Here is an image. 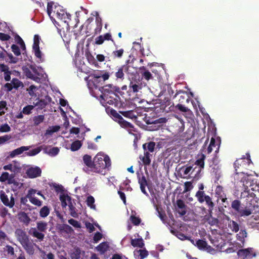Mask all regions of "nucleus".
<instances>
[{
	"label": "nucleus",
	"instance_id": "obj_1",
	"mask_svg": "<svg viewBox=\"0 0 259 259\" xmlns=\"http://www.w3.org/2000/svg\"><path fill=\"white\" fill-rule=\"evenodd\" d=\"M15 235L19 242L21 244L24 249L29 254H32L34 253L33 246L29 240L28 236L26 232L20 229H17L15 231Z\"/></svg>",
	"mask_w": 259,
	"mask_h": 259
},
{
	"label": "nucleus",
	"instance_id": "obj_2",
	"mask_svg": "<svg viewBox=\"0 0 259 259\" xmlns=\"http://www.w3.org/2000/svg\"><path fill=\"white\" fill-rule=\"evenodd\" d=\"M48 228V223L44 221H38L36 223V228H32L30 229L29 233L33 237L42 241L45 237L43 232H45Z\"/></svg>",
	"mask_w": 259,
	"mask_h": 259
},
{
	"label": "nucleus",
	"instance_id": "obj_3",
	"mask_svg": "<svg viewBox=\"0 0 259 259\" xmlns=\"http://www.w3.org/2000/svg\"><path fill=\"white\" fill-rule=\"evenodd\" d=\"M37 196H40L44 199H45L44 196L40 194V192H37L35 189H31L28 190L26 198H28L29 201L37 206H40L42 205V202L37 198Z\"/></svg>",
	"mask_w": 259,
	"mask_h": 259
},
{
	"label": "nucleus",
	"instance_id": "obj_4",
	"mask_svg": "<svg viewBox=\"0 0 259 259\" xmlns=\"http://www.w3.org/2000/svg\"><path fill=\"white\" fill-rule=\"evenodd\" d=\"M0 198L3 203L10 208H12L15 204L14 198L9 191H7V192L1 191Z\"/></svg>",
	"mask_w": 259,
	"mask_h": 259
},
{
	"label": "nucleus",
	"instance_id": "obj_5",
	"mask_svg": "<svg viewBox=\"0 0 259 259\" xmlns=\"http://www.w3.org/2000/svg\"><path fill=\"white\" fill-rule=\"evenodd\" d=\"M96 161L101 162L102 168L109 170L111 167V160L109 157L107 155L98 153L95 156Z\"/></svg>",
	"mask_w": 259,
	"mask_h": 259
},
{
	"label": "nucleus",
	"instance_id": "obj_6",
	"mask_svg": "<svg viewBox=\"0 0 259 259\" xmlns=\"http://www.w3.org/2000/svg\"><path fill=\"white\" fill-rule=\"evenodd\" d=\"M62 11L60 7L59 6H53V4L52 3H49L48 4L47 7V12L48 14L50 17H53V16H56L58 18H60L62 14L59 12V11Z\"/></svg>",
	"mask_w": 259,
	"mask_h": 259
},
{
	"label": "nucleus",
	"instance_id": "obj_7",
	"mask_svg": "<svg viewBox=\"0 0 259 259\" xmlns=\"http://www.w3.org/2000/svg\"><path fill=\"white\" fill-rule=\"evenodd\" d=\"M8 182V183L9 184H16L17 186L19 187L22 185L21 183H19L16 182L14 179V175L11 174L9 175V174L7 172H5L2 174L1 176L0 177V181L2 182H5L6 181Z\"/></svg>",
	"mask_w": 259,
	"mask_h": 259
},
{
	"label": "nucleus",
	"instance_id": "obj_8",
	"mask_svg": "<svg viewBox=\"0 0 259 259\" xmlns=\"http://www.w3.org/2000/svg\"><path fill=\"white\" fill-rule=\"evenodd\" d=\"M26 174L29 178H35L41 176V169L38 166L30 167L26 169Z\"/></svg>",
	"mask_w": 259,
	"mask_h": 259
},
{
	"label": "nucleus",
	"instance_id": "obj_9",
	"mask_svg": "<svg viewBox=\"0 0 259 259\" xmlns=\"http://www.w3.org/2000/svg\"><path fill=\"white\" fill-rule=\"evenodd\" d=\"M177 210L178 212L181 215H185L187 212V206L184 202L182 200H178L176 202Z\"/></svg>",
	"mask_w": 259,
	"mask_h": 259
},
{
	"label": "nucleus",
	"instance_id": "obj_10",
	"mask_svg": "<svg viewBox=\"0 0 259 259\" xmlns=\"http://www.w3.org/2000/svg\"><path fill=\"white\" fill-rule=\"evenodd\" d=\"M39 36L35 35L34 37V44L33 46V49L35 53V55L38 58L41 59V52L39 48Z\"/></svg>",
	"mask_w": 259,
	"mask_h": 259
},
{
	"label": "nucleus",
	"instance_id": "obj_11",
	"mask_svg": "<svg viewBox=\"0 0 259 259\" xmlns=\"http://www.w3.org/2000/svg\"><path fill=\"white\" fill-rule=\"evenodd\" d=\"M134 255L136 259H143L148 256V252L143 247L140 249H135Z\"/></svg>",
	"mask_w": 259,
	"mask_h": 259
},
{
	"label": "nucleus",
	"instance_id": "obj_12",
	"mask_svg": "<svg viewBox=\"0 0 259 259\" xmlns=\"http://www.w3.org/2000/svg\"><path fill=\"white\" fill-rule=\"evenodd\" d=\"M131 244L134 247L143 248L145 243L142 237L138 238H131Z\"/></svg>",
	"mask_w": 259,
	"mask_h": 259
},
{
	"label": "nucleus",
	"instance_id": "obj_13",
	"mask_svg": "<svg viewBox=\"0 0 259 259\" xmlns=\"http://www.w3.org/2000/svg\"><path fill=\"white\" fill-rule=\"evenodd\" d=\"M118 119V122L121 126L124 128H132L133 127V125L130 122L125 121L123 117L118 114L116 113L114 115Z\"/></svg>",
	"mask_w": 259,
	"mask_h": 259
},
{
	"label": "nucleus",
	"instance_id": "obj_14",
	"mask_svg": "<svg viewBox=\"0 0 259 259\" xmlns=\"http://www.w3.org/2000/svg\"><path fill=\"white\" fill-rule=\"evenodd\" d=\"M29 148L30 147L29 146H22L10 152V156L12 158L14 157L17 155L22 154L24 151L28 150Z\"/></svg>",
	"mask_w": 259,
	"mask_h": 259
},
{
	"label": "nucleus",
	"instance_id": "obj_15",
	"mask_svg": "<svg viewBox=\"0 0 259 259\" xmlns=\"http://www.w3.org/2000/svg\"><path fill=\"white\" fill-rule=\"evenodd\" d=\"M251 252H252L251 248L241 249L238 251V255L239 256L242 257L243 258H244L247 256H248V257L254 256L255 255V253H251Z\"/></svg>",
	"mask_w": 259,
	"mask_h": 259
},
{
	"label": "nucleus",
	"instance_id": "obj_16",
	"mask_svg": "<svg viewBox=\"0 0 259 259\" xmlns=\"http://www.w3.org/2000/svg\"><path fill=\"white\" fill-rule=\"evenodd\" d=\"M23 70L25 75L27 78L32 79L37 82L40 81V78L38 77L35 76L29 68L27 67H24L23 68Z\"/></svg>",
	"mask_w": 259,
	"mask_h": 259
},
{
	"label": "nucleus",
	"instance_id": "obj_17",
	"mask_svg": "<svg viewBox=\"0 0 259 259\" xmlns=\"http://www.w3.org/2000/svg\"><path fill=\"white\" fill-rule=\"evenodd\" d=\"M140 159L142 161L143 163L145 165H149L151 163L150 154L148 151H145L144 155L140 156Z\"/></svg>",
	"mask_w": 259,
	"mask_h": 259
},
{
	"label": "nucleus",
	"instance_id": "obj_18",
	"mask_svg": "<svg viewBox=\"0 0 259 259\" xmlns=\"http://www.w3.org/2000/svg\"><path fill=\"white\" fill-rule=\"evenodd\" d=\"M83 161L84 164L91 168H93L94 161L92 160V157L88 154L84 155L82 157Z\"/></svg>",
	"mask_w": 259,
	"mask_h": 259
},
{
	"label": "nucleus",
	"instance_id": "obj_19",
	"mask_svg": "<svg viewBox=\"0 0 259 259\" xmlns=\"http://www.w3.org/2000/svg\"><path fill=\"white\" fill-rule=\"evenodd\" d=\"M60 199L61 201L62 206L63 207H65L67 205H69L71 204L70 197L68 195L63 194L60 196Z\"/></svg>",
	"mask_w": 259,
	"mask_h": 259
},
{
	"label": "nucleus",
	"instance_id": "obj_20",
	"mask_svg": "<svg viewBox=\"0 0 259 259\" xmlns=\"http://www.w3.org/2000/svg\"><path fill=\"white\" fill-rule=\"evenodd\" d=\"M18 218L21 222L26 225H28L30 221V219L27 214L24 212H20L18 214Z\"/></svg>",
	"mask_w": 259,
	"mask_h": 259
},
{
	"label": "nucleus",
	"instance_id": "obj_21",
	"mask_svg": "<svg viewBox=\"0 0 259 259\" xmlns=\"http://www.w3.org/2000/svg\"><path fill=\"white\" fill-rule=\"evenodd\" d=\"M128 69V66L123 65L118 69L117 72H116V77L118 78L123 79L124 77L123 72L126 71Z\"/></svg>",
	"mask_w": 259,
	"mask_h": 259
},
{
	"label": "nucleus",
	"instance_id": "obj_22",
	"mask_svg": "<svg viewBox=\"0 0 259 259\" xmlns=\"http://www.w3.org/2000/svg\"><path fill=\"white\" fill-rule=\"evenodd\" d=\"M155 143L153 142H150L148 143L143 144V147L145 151L148 150L149 152H153L154 150Z\"/></svg>",
	"mask_w": 259,
	"mask_h": 259
},
{
	"label": "nucleus",
	"instance_id": "obj_23",
	"mask_svg": "<svg viewBox=\"0 0 259 259\" xmlns=\"http://www.w3.org/2000/svg\"><path fill=\"white\" fill-rule=\"evenodd\" d=\"M139 183L140 185V188L143 193H146L145 187L147 185V180L144 176H142L139 179Z\"/></svg>",
	"mask_w": 259,
	"mask_h": 259
},
{
	"label": "nucleus",
	"instance_id": "obj_24",
	"mask_svg": "<svg viewBox=\"0 0 259 259\" xmlns=\"http://www.w3.org/2000/svg\"><path fill=\"white\" fill-rule=\"evenodd\" d=\"M108 248V244L106 242H103L100 244L96 248L98 251L103 254L107 250Z\"/></svg>",
	"mask_w": 259,
	"mask_h": 259
},
{
	"label": "nucleus",
	"instance_id": "obj_25",
	"mask_svg": "<svg viewBox=\"0 0 259 259\" xmlns=\"http://www.w3.org/2000/svg\"><path fill=\"white\" fill-rule=\"evenodd\" d=\"M60 129V126L59 125L51 126H49L46 130L45 135H51L54 133L57 132Z\"/></svg>",
	"mask_w": 259,
	"mask_h": 259
},
{
	"label": "nucleus",
	"instance_id": "obj_26",
	"mask_svg": "<svg viewBox=\"0 0 259 259\" xmlns=\"http://www.w3.org/2000/svg\"><path fill=\"white\" fill-rule=\"evenodd\" d=\"M44 150H45L46 153L51 156H56L59 152V149L58 147H53L49 150H48L47 148H45Z\"/></svg>",
	"mask_w": 259,
	"mask_h": 259
},
{
	"label": "nucleus",
	"instance_id": "obj_27",
	"mask_svg": "<svg viewBox=\"0 0 259 259\" xmlns=\"http://www.w3.org/2000/svg\"><path fill=\"white\" fill-rule=\"evenodd\" d=\"M95 171L98 172H102L104 168H102V164L101 162L96 161L95 157L94 159L93 168Z\"/></svg>",
	"mask_w": 259,
	"mask_h": 259
},
{
	"label": "nucleus",
	"instance_id": "obj_28",
	"mask_svg": "<svg viewBox=\"0 0 259 259\" xmlns=\"http://www.w3.org/2000/svg\"><path fill=\"white\" fill-rule=\"evenodd\" d=\"M45 120V116L43 115H39L35 116L33 118V124L37 126L42 123Z\"/></svg>",
	"mask_w": 259,
	"mask_h": 259
},
{
	"label": "nucleus",
	"instance_id": "obj_29",
	"mask_svg": "<svg viewBox=\"0 0 259 259\" xmlns=\"http://www.w3.org/2000/svg\"><path fill=\"white\" fill-rule=\"evenodd\" d=\"M252 210L248 207H245L244 208L241 207L240 211H239V214L240 216H248L251 214Z\"/></svg>",
	"mask_w": 259,
	"mask_h": 259
},
{
	"label": "nucleus",
	"instance_id": "obj_30",
	"mask_svg": "<svg viewBox=\"0 0 259 259\" xmlns=\"http://www.w3.org/2000/svg\"><path fill=\"white\" fill-rule=\"evenodd\" d=\"M82 146L80 141L76 140L73 142L71 145L70 149L72 151H75L79 150Z\"/></svg>",
	"mask_w": 259,
	"mask_h": 259
},
{
	"label": "nucleus",
	"instance_id": "obj_31",
	"mask_svg": "<svg viewBox=\"0 0 259 259\" xmlns=\"http://www.w3.org/2000/svg\"><path fill=\"white\" fill-rule=\"evenodd\" d=\"M207 195H206L204 192L202 191H198L196 193L195 196L197 198L198 201L200 203L204 202V198Z\"/></svg>",
	"mask_w": 259,
	"mask_h": 259
},
{
	"label": "nucleus",
	"instance_id": "obj_32",
	"mask_svg": "<svg viewBox=\"0 0 259 259\" xmlns=\"http://www.w3.org/2000/svg\"><path fill=\"white\" fill-rule=\"evenodd\" d=\"M140 69L144 71L142 75L146 80H149L152 78V74L148 70H147L145 67H141Z\"/></svg>",
	"mask_w": 259,
	"mask_h": 259
},
{
	"label": "nucleus",
	"instance_id": "obj_33",
	"mask_svg": "<svg viewBox=\"0 0 259 259\" xmlns=\"http://www.w3.org/2000/svg\"><path fill=\"white\" fill-rule=\"evenodd\" d=\"M4 169L5 170H10L13 172L17 173L19 171L20 168L17 167L15 165H13L12 164H10L4 166Z\"/></svg>",
	"mask_w": 259,
	"mask_h": 259
},
{
	"label": "nucleus",
	"instance_id": "obj_34",
	"mask_svg": "<svg viewBox=\"0 0 259 259\" xmlns=\"http://www.w3.org/2000/svg\"><path fill=\"white\" fill-rule=\"evenodd\" d=\"M229 227L230 229L235 232L239 231V227L238 224L234 221H230L229 223Z\"/></svg>",
	"mask_w": 259,
	"mask_h": 259
},
{
	"label": "nucleus",
	"instance_id": "obj_35",
	"mask_svg": "<svg viewBox=\"0 0 259 259\" xmlns=\"http://www.w3.org/2000/svg\"><path fill=\"white\" fill-rule=\"evenodd\" d=\"M11 82L13 84V88L15 89H18L19 88L23 87V83H22V82L20 81L17 78H13Z\"/></svg>",
	"mask_w": 259,
	"mask_h": 259
},
{
	"label": "nucleus",
	"instance_id": "obj_36",
	"mask_svg": "<svg viewBox=\"0 0 259 259\" xmlns=\"http://www.w3.org/2000/svg\"><path fill=\"white\" fill-rule=\"evenodd\" d=\"M215 140L213 138H211L210 142V144L206 150L207 153L208 154L210 153L213 150V149L214 147H215Z\"/></svg>",
	"mask_w": 259,
	"mask_h": 259
},
{
	"label": "nucleus",
	"instance_id": "obj_37",
	"mask_svg": "<svg viewBox=\"0 0 259 259\" xmlns=\"http://www.w3.org/2000/svg\"><path fill=\"white\" fill-rule=\"evenodd\" d=\"M50 210L47 206H44L40 210L39 214L40 217L45 218L49 215Z\"/></svg>",
	"mask_w": 259,
	"mask_h": 259
},
{
	"label": "nucleus",
	"instance_id": "obj_38",
	"mask_svg": "<svg viewBox=\"0 0 259 259\" xmlns=\"http://www.w3.org/2000/svg\"><path fill=\"white\" fill-rule=\"evenodd\" d=\"M61 230L68 234H71L73 232V230L69 225L64 224L61 227Z\"/></svg>",
	"mask_w": 259,
	"mask_h": 259
},
{
	"label": "nucleus",
	"instance_id": "obj_39",
	"mask_svg": "<svg viewBox=\"0 0 259 259\" xmlns=\"http://www.w3.org/2000/svg\"><path fill=\"white\" fill-rule=\"evenodd\" d=\"M34 106L33 105H28L24 107L22 110V113L24 114L28 115L31 112V111L33 109Z\"/></svg>",
	"mask_w": 259,
	"mask_h": 259
},
{
	"label": "nucleus",
	"instance_id": "obj_40",
	"mask_svg": "<svg viewBox=\"0 0 259 259\" xmlns=\"http://www.w3.org/2000/svg\"><path fill=\"white\" fill-rule=\"evenodd\" d=\"M95 199L93 197L90 196L87 198V205L90 206L91 208L95 209V205H94Z\"/></svg>",
	"mask_w": 259,
	"mask_h": 259
},
{
	"label": "nucleus",
	"instance_id": "obj_41",
	"mask_svg": "<svg viewBox=\"0 0 259 259\" xmlns=\"http://www.w3.org/2000/svg\"><path fill=\"white\" fill-rule=\"evenodd\" d=\"M41 147H39L32 150L29 151L27 153V155L30 156H34L39 153L41 151Z\"/></svg>",
	"mask_w": 259,
	"mask_h": 259
},
{
	"label": "nucleus",
	"instance_id": "obj_42",
	"mask_svg": "<svg viewBox=\"0 0 259 259\" xmlns=\"http://www.w3.org/2000/svg\"><path fill=\"white\" fill-rule=\"evenodd\" d=\"M250 222L254 225L259 224V213L253 214L249 219Z\"/></svg>",
	"mask_w": 259,
	"mask_h": 259
},
{
	"label": "nucleus",
	"instance_id": "obj_43",
	"mask_svg": "<svg viewBox=\"0 0 259 259\" xmlns=\"http://www.w3.org/2000/svg\"><path fill=\"white\" fill-rule=\"evenodd\" d=\"M232 207L239 212L241 208L240 207V202L237 200L233 201L232 203Z\"/></svg>",
	"mask_w": 259,
	"mask_h": 259
},
{
	"label": "nucleus",
	"instance_id": "obj_44",
	"mask_svg": "<svg viewBox=\"0 0 259 259\" xmlns=\"http://www.w3.org/2000/svg\"><path fill=\"white\" fill-rule=\"evenodd\" d=\"M206 242L202 240H199L196 242V245L200 249H205L206 247Z\"/></svg>",
	"mask_w": 259,
	"mask_h": 259
},
{
	"label": "nucleus",
	"instance_id": "obj_45",
	"mask_svg": "<svg viewBox=\"0 0 259 259\" xmlns=\"http://www.w3.org/2000/svg\"><path fill=\"white\" fill-rule=\"evenodd\" d=\"M121 114L125 117L131 119L135 118L136 116L133 114L132 111L120 112Z\"/></svg>",
	"mask_w": 259,
	"mask_h": 259
},
{
	"label": "nucleus",
	"instance_id": "obj_46",
	"mask_svg": "<svg viewBox=\"0 0 259 259\" xmlns=\"http://www.w3.org/2000/svg\"><path fill=\"white\" fill-rule=\"evenodd\" d=\"M47 102L44 100L38 101L36 103H34V106H37L40 109H42L47 105Z\"/></svg>",
	"mask_w": 259,
	"mask_h": 259
},
{
	"label": "nucleus",
	"instance_id": "obj_47",
	"mask_svg": "<svg viewBox=\"0 0 259 259\" xmlns=\"http://www.w3.org/2000/svg\"><path fill=\"white\" fill-rule=\"evenodd\" d=\"M72 259H79L80 257V251L78 249H75L71 255Z\"/></svg>",
	"mask_w": 259,
	"mask_h": 259
},
{
	"label": "nucleus",
	"instance_id": "obj_48",
	"mask_svg": "<svg viewBox=\"0 0 259 259\" xmlns=\"http://www.w3.org/2000/svg\"><path fill=\"white\" fill-rule=\"evenodd\" d=\"M68 223L70 225H72L75 228H81L80 224L78 221H77L74 219H71L69 220Z\"/></svg>",
	"mask_w": 259,
	"mask_h": 259
},
{
	"label": "nucleus",
	"instance_id": "obj_49",
	"mask_svg": "<svg viewBox=\"0 0 259 259\" xmlns=\"http://www.w3.org/2000/svg\"><path fill=\"white\" fill-rule=\"evenodd\" d=\"M11 131L10 126L7 123L3 124L0 126V132H8Z\"/></svg>",
	"mask_w": 259,
	"mask_h": 259
},
{
	"label": "nucleus",
	"instance_id": "obj_50",
	"mask_svg": "<svg viewBox=\"0 0 259 259\" xmlns=\"http://www.w3.org/2000/svg\"><path fill=\"white\" fill-rule=\"evenodd\" d=\"M204 201L206 202V203L207 204L208 207L210 208H212L214 206V204L211 201V198L209 196H207L204 198Z\"/></svg>",
	"mask_w": 259,
	"mask_h": 259
},
{
	"label": "nucleus",
	"instance_id": "obj_51",
	"mask_svg": "<svg viewBox=\"0 0 259 259\" xmlns=\"http://www.w3.org/2000/svg\"><path fill=\"white\" fill-rule=\"evenodd\" d=\"M69 207L71 215L74 218L77 217L78 215L76 211L75 208L71 204L69 205Z\"/></svg>",
	"mask_w": 259,
	"mask_h": 259
},
{
	"label": "nucleus",
	"instance_id": "obj_52",
	"mask_svg": "<svg viewBox=\"0 0 259 259\" xmlns=\"http://www.w3.org/2000/svg\"><path fill=\"white\" fill-rule=\"evenodd\" d=\"M192 169V167L191 166H188L186 167H183V168H181V170H182L184 176H187V175H189Z\"/></svg>",
	"mask_w": 259,
	"mask_h": 259
},
{
	"label": "nucleus",
	"instance_id": "obj_53",
	"mask_svg": "<svg viewBox=\"0 0 259 259\" xmlns=\"http://www.w3.org/2000/svg\"><path fill=\"white\" fill-rule=\"evenodd\" d=\"M11 48L13 52L14 53L15 55H16V56H19L20 55L21 53L20 52V49L17 45H13L11 46Z\"/></svg>",
	"mask_w": 259,
	"mask_h": 259
},
{
	"label": "nucleus",
	"instance_id": "obj_54",
	"mask_svg": "<svg viewBox=\"0 0 259 259\" xmlns=\"http://www.w3.org/2000/svg\"><path fill=\"white\" fill-rule=\"evenodd\" d=\"M130 88L132 89V90L134 92H137L140 89H141L140 85L136 84H133V82H131Z\"/></svg>",
	"mask_w": 259,
	"mask_h": 259
},
{
	"label": "nucleus",
	"instance_id": "obj_55",
	"mask_svg": "<svg viewBox=\"0 0 259 259\" xmlns=\"http://www.w3.org/2000/svg\"><path fill=\"white\" fill-rule=\"evenodd\" d=\"M185 192H188L190 191L193 188V185L192 184V183L190 182H187L185 183Z\"/></svg>",
	"mask_w": 259,
	"mask_h": 259
},
{
	"label": "nucleus",
	"instance_id": "obj_56",
	"mask_svg": "<svg viewBox=\"0 0 259 259\" xmlns=\"http://www.w3.org/2000/svg\"><path fill=\"white\" fill-rule=\"evenodd\" d=\"M204 158H205V156L204 155H202L201 156V158H200L199 159H198L196 161V164L198 165H199L201 168H203L204 166Z\"/></svg>",
	"mask_w": 259,
	"mask_h": 259
},
{
	"label": "nucleus",
	"instance_id": "obj_57",
	"mask_svg": "<svg viewBox=\"0 0 259 259\" xmlns=\"http://www.w3.org/2000/svg\"><path fill=\"white\" fill-rule=\"evenodd\" d=\"M85 225L86 228H87V229L88 230L89 232L91 233V232H93L94 231H95V228L94 225L92 224H91V223L87 222V223H85Z\"/></svg>",
	"mask_w": 259,
	"mask_h": 259
},
{
	"label": "nucleus",
	"instance_id": "obj_58",
	"mask_svg": "<svg viewBox=\"0 0 259 259\" xmlns=\"http://www.w3.org/2000/svg\"><path fill=\"white\" fill-rule=\"evenodd\" d=\"M11 138L10 135H5L0 137V144L5 143V142L9 140Z\"/></svg>",
	"mask_w": 259,
	"mask_h": 259
},
{
	"label": "nucleus",
	"instance_id": "obj_59",
	"mask_svg": "<svg viewBox=\"0 0 259 259\" xmlns=\"http://www.w3.org/2000/svg\"><path fill=\"white\" fill-rule=\"evenodd\" d=\"M102 237V235L100 233H96L93 238L94 241L95 242L97 243L101 239Z\"/></svg>",
	"mask_w": 259,
	"mask_h": 259
},
{
	"label": "nucleus",
	"instance_id": "obj_60",
	"mask_svg": "<svg viewBox=\"0 0 259 259\" xmlns=\"http://www.w3.org/2000/svg\"><path fill=\"white\" fill-rule=\"evenodd\" d=\"M131 219L132 223L135 225H138L140 223V219L135 216H131Z\"/></svg>",
	"mask_w": 259,
	"mask_h": 259
},
{
	"label": "nucleus",
	"instance_id": "obj_61",
	"mask_svg": "<svg viewBox=\"0 0 259 259\" xmlns=\"http://www.w3.org/2000/svg\"><path fill=\"white\" fill-rule=\"evenodd\" d=\"M9 71V68L7 65L3 64H0V71L3 72L4 73Z\"/></svg>",
	"mask_w": 259,
	"mask_h": 259
},
{
	"label": "nucleus",
	"instance_id": "obj_62",
	"mask_svg": "<svg viewBox=\"0 0 259 259\" xmlns=\"http://www.w3.org/2000/svg\"><path fill=\"white\" fill-rule=\"evenodd\" d=\"M104 41V38L103 37V36L100 35L99 36L97 37L96 38L95 43L97 45H101L103 43Z\"/></svg>",
	"mask_w": 259,
	"mask_h": 259
},
{
	"label": "nucleus",
	"instance_id": "obj_63",
	"mask_svg": "<svg viewBox=\"0 0 259 259\" xmlns=\"http://www.w3.org/2000/svg\"><path fill=\"white\" fill-rule=\"evenodd\" d=\"M36 90V87L34 85H31L29 89L27 90L28 91V93L29 95L31 96L34 95V92Z\"/></svg>",
	"mask_w": 259,
	"mask_h": 259
},
{
	"label": "nucleus",
	"instance_id": "obj_64",
	"mask_svg": "<svg viewBox=\"0 0 259 259\" xmlns=\"http://www.w3.org/2000/svg\"><path fill=\"white\" fill-rule=\"evenodd\" d=\"M10 38V36L3 33L0 32V39L3 41L8 40Z\"/></svg>",
	"mask_w": 259,
	"mask_h": 259
}]
</instances>
